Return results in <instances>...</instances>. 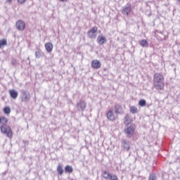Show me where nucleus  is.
I'll use <instances>...</instances> for the list:
<instances>
[{
    "mask_svg": "<svg viewBox=\"0 0 180 180\" xmlns=\"http://www.w3.org/2000/svg\"><path fill=\"white\" fill-rule=\"evenodd\" d=\"M0 130L3 134H6L8 139H12L13 134L12 133V129L8 125V120L6 117H0Z\"/></svg>",
    "mask_w": 180,
    "mask_h": 180,
    "instance_id": "1",
    "label": "nucleus"
},
{
    "mask_svg": "<svg viewBox=\"0 0 180 180\" xmlns=\"http://www.w3.org/2000/svg\"><path fill=\"white\" fill-rule=\"evenodd\" d=\"M154 86L156 89H164V76L160 73H155L153 76Z\"/></svg>",
    "mask_w": 180,
    "mask_h": 180,
    "instance_id": "2",
    "label": "nucleus"
},
{
    "mask_svg": "<svg viewBox=\"0 0 180 180\" xmlns=\"http://www.w3.org/2000/svg\"><path fill=\"white\" fill-rule=\"evenodd\" d=\"M134 130H136L134 124H127V125H125L124 133L128 139H131V136L134 134Z\"/></svg>",
    "mask_w": 180,
    "mask_h": 180,
    "instance_id": "3",
    "label": "nucleus"
},
{
    "mask_svg": "<svg viewBox=\"0 0 180 180\" xmlns=\"http://www.w3.org/2000/svg\"><path fill=\"white\" fill-rule=\"evenodd\" d=\"M98 33V27L94 26L87 32V36L89 39H96Z\"/></svg>",
    "mask_w": 180,
    "mask_h": 180,
    "instance_id": "4",
    "label": "nucleus"
},
{
    "mask_svg": "<svg viewBox=\"0 0 180 180\" xmlns=\"http://www.w3.org/2000/svg\"><path fill=\"white\" fill-rule=\"evenodd\" d=\"M21 101L22 102H29L30 101V93L26 90H22Z\"/></svg>",
    "mask_w": 180,
    "mask_h": 180,
    "instance_id": "5",
    "label": "nucleus"
},
{
    "mask_svg": "<svg viewBox=\"0 0 180 180\" xmlns=\"http://www.w3.org/2000/svg\"><path fill=\"white\" fill-rule=\"evenodd\" d=\"M86 108V102H85L84 100H81L77 104V109L78 112H84Z\"/></svg>",
    "mask_w": 180,
    "mask_h": 180,
    "instance_id": "6",
    "label": "nucleus"
},
{
    "mask_svg": "<svg viewBox=\"0 0 180 180\" xmlns=\"http://www.w3.org/2000/svg\"><path fill=\"white\" fill-rule=\"evenodd\" d=\"M131 4H127L122 8V13L126 16H129V13H131Z\"/></svg>",
    "mask_w": 180,
    "mask_h": 180,
    "instance_id": "7",
    "label": "nucleus"
},
{
    "mask_svg": "<svg viewBox=\"0 0 180 180\" xmlns=\"http://www.w3.org/2000/svg\"><path fill=\"white\" fill-rule=\"evenodd\" d=\"M121 144L125 151L130 150V141L129 140H122Z\"/></svg>",
    "mask_w": 180,
    "mask_h": 180,
    "instance_id": "8",
    "label": "nucleus"
},
{
    "mask_svg": "<svg viewBox=\"0 0 180 180\" xmlns=\"http://www.w3.org/2000/svg\"><path fill=\"white\" fill-rule=\"evenodd\" d=\"M91 67L94 68V70H99V68L102 67V63L98 60H94L91 62Z\"/></svg>",
    "mask_w": 180,
    "mask_h": 180,
    "instance_id": "9",
    "label": "nucleus"
},
{
    "mask_svg": "<svg viewBox=\"0 0 180 180\" xmlns=\"http://www.w3.org/2000/svg\"><path fill=\"white\" fill-rule=\"evenodd\" d=\"M114 113H115V115H122V113H123V108L120 104H115Z\"/></svg>",
    "mask_w": 180,
    "mask_h": 180,
    "instance_id": "10",
    "label": "nucleus"
},
{
    "mask_svg": "<svg viewBox=\"0 0 180 180\" xmlns=\"http://www.w3.org/2000/svg\"><path fill=\"white\" fill-rule=\"evenodd\" d=\"M16 27L18 30H25V24L23 20H19L16 22Z\"/></svg>",
    "mask_w": 180,
    "mask_h": 180,
    "instance_id": "11",
    "label": "nucleus"
},
{
    "mask_svg": "<svg viewBox=\"0 0 180 180\" xmlns=\"http://www.w3.org/2000/svg\"><path fill=\"white\" fill-rule=\"evenodd\" d=\"M107 118L108 119V120H110L111 122L116 120V116L115 115V114H113V110H110L107 112Z\"/></svg>",
    "mask_w": 180,
    "mask_h": 180,
    "instance_id": "12",
    "label": "nucleus"
},
{
    "mask_svg": "<svg viewBox=\"0 0 180 180\" xmlns=\"http://www.w3.org/2000/svg\"><path fill=\"white\" fill-rule=\"evenodd\" d=\"M108 41V39H106V37H103V36H98L97 37V43L98 44H105V43H106V41Z\"/></svg>",
    "mask_w": 180,
    "mask_h": 180,
    "instance_id": "13",
    "label": "nucleus"
},
{
    "mask_svg": "<svg viewBox=\"0 0 180 180\" xmlns=\"http://www.w3.org/2000/svg\"><path fill=\"white\" fill-rule=\"evenodd\" d=\"M9 94H10L11 98H12V99H16L19 95L18 91L15 89L9 90Z\"/></svg>",
    "mask_w": 180,
    "mask_h": 180,
    "instance_id": "14",
    "label": "nucleus"
},
{
    "mask_svg": "<svg viewBox=\"0 0 180 180\" xmlns=\"http://www.w3.org/2000/svg\"><path fill=\"white\" fill-rule=\"evenodd\" d=\"M53 44L51 42H47L46 44H45V48L47 53H51V51H53Z\"/></svg>",
    "mask_w": 180,
    "mask_h": 180,
    "instance_id": "15",
    "label": "nucleus"
},
{
    "mask_svg": "<svg viewBox=\"0 0 180 180\" xmlns=\"http://www.w3.org/2000/svg\"><path fill=\"white\" fill-rule=\"evenodd\" d=\"M4 46H8V41H6V39L0 40V49H2Z\"/></svg>",
    "mask_w": 180,
    "mask_h": 180,
    "instance_id": "16",
    "label": "nucleus"
},
{
    "mask_svg": "<svg viewBox=\"0 0 180 180\" xmlns=\"http://www.w3.org/2000/svg\"><path fill=\"white\" fill-rule=\"evenodd\" d=\"M57 172H58L59 175H63V174H64V169H63V167H61V165H58L57 167Z\"/></svg>",
    "mask_w": 180,
    "mask_h": 180,
    "instance_id": "17",
    "label": "nucleus"
},
{
    "mask_svg": "<svg viewBox=\"0 0 180 180\" xmlns=\"http://www.w3.org/2000/svg\"><path fill=\"white\" fill-rule=\"evenodd\" d=\"M140 44L142 46V47H148V42L146 39H142L140 41Z\"/></svg>",
    "mask_w": 180,
    "mask_h": 180,
    "instance_id": "18",
    "label": "nucleus"
},
{
    "mask_svg": "<svg viewBox=\"0 0 180 180\" xmlns=\"http://www.w3.org/2000/svg\"><path fill=\"white\" fill-rule=\"evenodd\" d=\"M65 172H68L69 174H71V172H72V171H73L72 167H71L70 165H67L65 167Z\"/></svg>",
    "mask_w": 180,
    "mask_h": 180,
    "instance_id": "19",
    "label": "nucleus"
},
{
    "mask_svg": "<svg viewBox=\"0 0 180 180\" xmlns=\"http://www.w3.org/2000/svg\"><path fill=\"white\" fill-rule=\"evenodd\" d=\"M129 120H130V117H129V115H127L124 117V122L126 126H127V124H133L132 123L129 122Z\"/></svg>",
    "mask_w": 180,
    "mask_h": 180,
    "instance_id": "20",
    "label": "nucleus"
},
{
    "mask_svg": "<svg viewBox=\"0 0 180 180\" xmlns=\"http://www.w3.org/2000/svg\"><path fill=\"white\" fill-rule=\"evenodd\" d=\"M139 106H141L143 108V107L146 106V105H147V101H146V100H144V99H141L139 101Z\"/></svg>",
    "mask_w": 180,
    "mask_h": 180,
    "instance_id": "21",
    "label": "nucleus"
},
{
    "mask_svg": "<svg viewBox=\"0 0 180 180\" xmlns=\"http://www.w3.org/2000/svg\"><path fill=\"white\" fill-rule=\"evenodd\" d=\"M41 56V53H40V49H37L35 51V57L36 58H40Z\"/></svg>",
    "mask_w": 180,
    "mask_h": 180,
    "instance_id": "22",
    "label": "nucleus"
},
{
    "mask_svg": "<svg viewBox=\"0 0 180 180\" xmlns=\"http://www.w3.org/2000/svg\"><path fill=\"white\" fill-rule=\"evenodd\" d=\"M130 112H131V113H133V115H134V114L137 113V108L134 106H131L130 108Z\"/></svg>",
    "mask_w": 180,
    "mask_h": 180,
    "instance_id": "23",
    "label": "nucleus"
},
{
    "mask_svg": "<svg viewBox=\"0 0 180 180\" xmlns=\"http://www.w3.org/2000/svg\"><path fill=\"white\" fill-rule=\"evenodd\" d=\"M4 112L6 115H9V113H11V108L9 107H5L4 108Z\"/></svg>",
    "mask_w": 180,
    "mask_h": 180,
    "instance_id": "24",
    "label": "nucleus"
},
{
    "mask_svg": "<svg viewBox=\"0 0 180 180\" xmlns=\"http://www.w3.org/2000/svg\"><path fill=\"white\" fill-rule=\"evenodd\" d=\"M148 180H157V176L154 174H150Z\"/></svg>",
    "mask_w": 180,
    "mask_h": 180,
    "instance_id": "25",
    "label": "nucleus"
},
{
    "mask_svg": "<svg viewBox=\"0 0 180 180\" xmlns=\"http://www.w3.org/2000/svg\"><path fill=\"white\" fill-rule=\"evenodd\" d=\"M18 2L19 4H25L26 2V0H18Z\"/></svg>",
    "mask_w": 180,
    "mask_h": 180,
    "instance_id": "26",
    "label": "nucleus"
},
{
    "mask_svg": "<svg viewBox=\"0 0 180 180\" xmlns=\"http://www.w3.org/2000/svg\"><path fill=\"white\" fill-rule=\"evenodd\" d=\"M11 64H13V65H16V60H13L12 62H11Z\"/></svg>",
    "mask_w": 180,
    "mask_h": 180,
    "instance_id": "27",
    "label": "nucleus"
},
{
    "mask_svg": "<svg viewBox=\"0 0 180 180\" xmlns=\"http://www.w3.org/2000/svg\"><path fill=\"white\" fill-rule=\"evenodd\" d=\"M60 2H67V0H60Z\"/></svg>",
    "mask_w": 180,
    "mask_h": 180,
    "instance_id": "28",
    "label": "nucleus"
},
{
    "mask_svg": "<svg viewBox=\"0 0 180 180\" xmlns=\"http://www.w3.org/2000/svg\"><path fill=\"white\" fill-rule=\"evenodd\" d=\"M7 1H8V2H10V3L12 2V0H7Z\"/></svg>",
    "mask_w": 180,
    "mask_h": 180,
    "instance_id": "29",
    "label": "nucleus"
}]
</instances>
